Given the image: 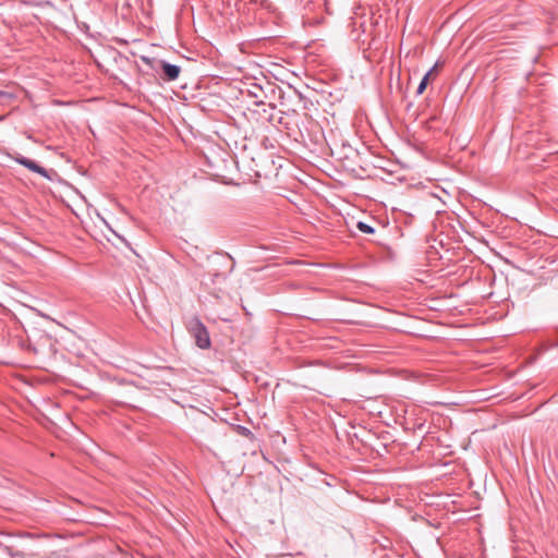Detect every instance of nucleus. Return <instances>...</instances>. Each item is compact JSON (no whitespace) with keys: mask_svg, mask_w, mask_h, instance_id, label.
I'll return each mask as SVG.
<instances>
[{"mask_svg":"<svg viewBox=\"0 0 558 558\" xmlns=\"http://www.w3.org/2000/svg\"><path fill=\"white\" fill-rule=\"evenodd\" d=\"M434 70H435V66H434V68H432V69H430V70H429L425 75H424V77L422 78V81H421V83L418 84L417 89H416V93H417L418 95H421V94L425 90V88H426V86H427V83H428V78H429V76H430V74H432V72H433Z\"/></svg>","mask_w":558,"mask_h":558,"instance_id":"20e7f679","label":"nucleus"},{"mask_svg":"<svg viewBox=\"0 0 558 558\" xmlns=\"http://www.w3.org/2000/svg\"><path fill=\"white\" fill-rule=\"evenodd\" d=\"M356 227L361 232L366 233V234H372L375 231L373 227H371L369 225H367L366 222H363V221H359Z\"/></svg>","mask_w":558,"mask_h":558,"instance_id":"39448f33","label":"nucleus"},{"mask_svg":"<svg viewBox=\"0 0 558 558\" xmlns=\"http://www.w3.org/2000/svg\"><path fill=\"white\" fill-rule=\"evenodd\" d=\"M163 74L168 81H174L179 77L181 69L175 64L162 63Z\"/></svg>","mask_w":558,"mask_h":558,"instance_id":"7ed1b4c3","label":"nucleus"},{"mask_svg":"<svg viewBox=\"0 0 558 558\" xmlns=\"http://www.w3.org/2000/svg\"><path fill=\"white\" fill-rule=\"evenodd\" d=\"M254 88H255L257 92H259V93H262V92H263V90H262V87H259V86H256V85H255V86H254Z\"/></svg>","mask_w":558,"mask_h":558,"instance_id":"6e6552de","label":"nucleus"},{"mask_svg":"<svg viewBox=\"0 0 558 558\" xmlns=\"http://www.w3.org/2000/svg\"><path fill=\"white\" fill-rule=\"evenodd\" d=\"M238 432L240 435L246 437V438H253V433L244 426H238Z\"/></svg>","mask_w":558,"mask_h":558,"instance_id":"423d86ee","label":"nucleus"},{"mask_svg":"<svg viewBox=\"0 0 558 558\" xmlns=\"http://www.w3.org/2000/svg\"><path fill=\"white\" fill-rule=\"evenodd\" d=\"M250 93L255 97L257 98L258 97V93L256 90H250Z\"/></svg>","mask_w":558,"mask_h":558,"instance_id":"0eeeda50","label":"nucleus"},{"mask_svg":"<svg viewBox=\"0 0 558 558\" xmlns=\"http://www.w3.org/2000/svg\"><path fill=\"white\" fill-rule=\"evenodd\" d=\"M16 161L20 165H22L25 168H27L28 170H31L33 172H36V173L40 174L44 178H49L47 170L44 167L39 166L36 161H34L32 159H28L26 157L16 158Z\"/></svg>","mask_w":558,"mask_h":558,"instance_id":"f03ea898","label":"nucleus"},{"mask_svg":"<svg viewBox=\"0 0 558 558\" xmlns=\"http://www.w3.org/2000/svg\"><path fill=\"white\" fill-rule=\"evenodd\" d=\"M189 330L195 339V343L199 349L206 350L210 348L211 341L209 332L205 325L198 319L193 318L189 324Z\"/></svg>","mask_w":558,"mask_h":558,"instance_id":"f257e3e1","label":"nucleus"}]
</instances>
